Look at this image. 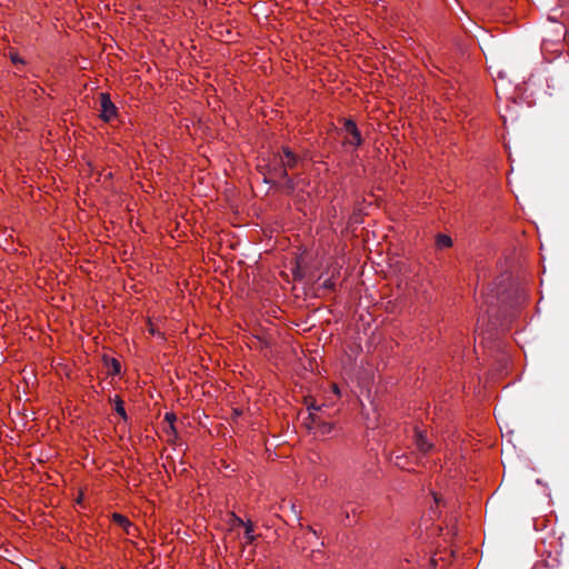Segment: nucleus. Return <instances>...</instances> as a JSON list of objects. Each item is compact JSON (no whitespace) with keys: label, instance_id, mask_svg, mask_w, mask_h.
<instances>
[{"label":"nucleus","instance_id":"16","mask_svg":"<svg viewBox=\"0 0 569 569\" xmlns=\"http://www.w3.org/2000/svg\"><path fill=\"white\" fill-rule=\"evenodd\" d=\"M11 61L14 63V64H23L24 61L17 54V53H11Z\"/></svg>","mask_w":569,"mask_h":569},{"label":"nucleus","instance_id":"17","mask_svg":"<svg viewBox=\"0 0 569 569\" xmlns=\"http://www.w3.org/2000/svg\"><path fill=\"white\" fill-rule=\"evenodd\" d=\"M323 286L328 289H333L335 288V282L332 280H326Z\"/></svg>","mask_w":569,"mask_h":569},{"label":"nucleus","instance_id":"5","mask_svg":"<svg viewBox=\"0 0 569 569\" xmlns=\"http://www.w3.org/2000/svg\"><path fill=\"white\" fill-rule=\"evenodd\" d=\"M100 117L104 121H110L116 117L117 108L108 93H100Z\"/></svg>","mask_w":569,"mask_h":569},{"label":"nucleus","instance_id":"2","mask_svg":"<svg viewBox=\"0 0 569 569\" xmlns=\"http://www.w3.org/2000/svg\"><path fill=\"white\" fill-rule=\"evenodd\" d=\"M300 158L291 151L289 147H282L281 152L272 154L268 163V173H277V170L283 169L284 171L293 170L298 167Z\"/></svg>","mask_w":569,"mask_h":569},{"label":"nucleus","instance_id":"3","mask_svg":"<svg viewBox=\"0 0 569 569\" xmlns=\"http://www.w3.org/2000/svg\"><path fill=\"white\" fill-rule=\"evenodd\" d=\"M307 408L308 417L303 420L305 426L316 435L326 436L331 433L335 426L332 422L322 420V418L317 413L320 410V407L310 402L307 405Z\"/></svg>","mask_w":569,"mask_h":569},{"label":"nucleus","instance_id":"18","mask_svg":"<svg viewBox=\"0 0 569 569\" xmlns=\"http://www.w3.org/2000/svg\"><path fill=\"white\" fill-rule=\"evenodd\" d=\"M332 391L335 392V395L339 396L340 395V390H339V387L337 385H332Z\"/></svg>","mask_w":569,"mask_h":569},{"label":"nucleus","instance_id":"7","mask_svg":"<svg viewBox=\"0 0 569 569\" xmlns=\"http://www.w3.org/2000/svg\"><path fill=\"white\" fill-rule=\"evenodd\" d=\"M112 521L118 525L128 536H136L137 527L124 516L120 513L112 515Z\"/></svg>","mask_w":569,"mask_h":569},{"label":"nucleus","instance_id":"14","mask_svg":"<svg viewBox=\"0 0 569 569\" xmlns=\"http://www.w3.org/2000/svg\"><path fill=\"white\" fill-rule=\"evenodd\" d=\"M306 536V539L307 540H311V539H318V535L316 532V530H313L312 528H308L307 532L305 533Z\"/></svg>","mask_w":569,"mask_h":569},{"label":"nucleus","instance_id":"4","mask_svg":"<svg viewBox=\"0 0 569 569\" xmlns=\"http://www.w3.org/2000/svg\"><path fill=\"white\" fill-rule=\"evenodd\" d=\"M263 181L283 191L287 194H291L296 190L295 178L290 177L283 169H278L277 173H266Z\"/></svg>","mask_w":569,"mask_h":569},{"label":"nucleus","instance_id":"8","mask_svg":"<svg viewBox=\"0 0 569 569\" xmlns=\"http://www.w3.org/2000/svg\"><path fill=\"white\" fill-rule=\"evenodd\" d=\"M415 443L417 449L422 453H427L432 448V445L429 443L426 436L421 431L416 432Z\"/></svg>","mask_w":569,"mask_h":569},{"label":"nucleus","instance_id":"1","mask_svg":"<svg viewBox=\"0 0 569 569\" xmlns=\"http://www.w3.org/2000/svg\"><path fill=\"white\" fill-rule=\"evenodd\" d=\"M526 292L523 288L510 282L509 276H501L495 288L490 289L486 296L487 315L489 323L486 330H482L480 345L483 352H501V342L498 338L497 326L505 328L511 322L516 315V309L525 301Z\"/></svg>","mask_w":569,"mask_h":569},{"label":"nucleus","instance_id":"6","mask_svg":"<svg viewBox=\"0 0 569 569\" xmlns=\"http://www.w3.org/2000/svg\"><path fill=\"white\" fill-rule=\"evenodd\" d=\"M343 128L346 132L350 136V139L347 140V143L352 144L355 147H359L362 143V138L357 124L351 119H346L343 123Z\"/></svg>","mask_w":569,"mask_h":569},{"label":"nucleus","instance_id":"10","mask_svg":"<svg viewBox=\"0 0 569 569\" xmlns=\"http://www.w3.org/2000/svg\"><path fill=\"white\" fill-rule=\"evenodd\" d=\"M436 246L438 249L449 248L452 246V239L447 234L439 233L436 237Z\"/></svg>","mask_w":569,"mask_h":569},{"label":"nucleus","instance_id":"12","mask_svg":"<svg viewBox=\"0 0 569 569\" xmlns=\"http://www.w3.org/2000/svg\"><path fill=\"white\" fill-rule=\"evenodd\" d=\"M114 409H116L117 413L119 416H121L123 419L127 418L123 402L119 397H116V399H114Z\"/></svg>","mask_w":569,"mask_h":569},{"label":"nucleus","instance_id":"11","mask_svg":"<svg viewBox=\"0 0 569 569\" xmlns=\"http://www.w3.org/2000/svg\"><path fill=\"white\" fill-rule=\"evenodd\" d=\"M147 326H148V331L152 335V336H158L159 338H162L163 336V332L160 330V327L158 323H154L153 321H151L150 319L148 320L147 322Z\"/></svg>","mask_w":569,"mask_h":569},{"label":"nucleus","instance_id":"9","mask_svg":"<svg viewBox=\"0 0 569 569\" xmlns=\"http://www.w3.org/2000/svg\"><path fill=\"white\" fill-rule=\"evenodd\" d=\"M233 521H234V525L243 526L244 527L246 543H251L254 540L252 523L250 521L244 522L243 520H241L238 517H234Z\"/></svg>","mask_w":569,"mask_h":569},{"label":"nucleus","instance_id":"15","mask_svg":"<svg viewBox=\"0 0 569 569\" xmlns=\"http://www.w3.org/2000/svg\"><path fill=\"white\" fill-rule=\"evenodd\" d=\"M174 416L172 413H167L166 415V421L168 422V427L170 430H173V421H174Z\"/></svg>","mask_w":569,"mask_h":569},{"label":"nucleus","instance_id":"19","mask_svg":"<svg viewBox=\"0 0 569 569\" xmlns=\"http://www.w3.org/2000/svg\"><path fill=\"white\" fill-rule=\"evenodd\" d=\"M399 459H400V457H396V463H397V466H400V467H402V468H403L405 466H403V465H401V462H400V461H398Z\"/></svg>","mask_w":569,"mask_h":569},{"label":"nucleus","instance_id":"13","mask_svg":"<svg viewBox=\"0 0 569 569\" xmlns=\"http://www.w3.org/2000/svg\"><path fill=\"white\" fill-rule=\"evenodd\" d=\"M121 370L120 362L116 358H111V373L119 375Z\"/></svg>","mask_w":569,"mask_h":569}]
</instances>
